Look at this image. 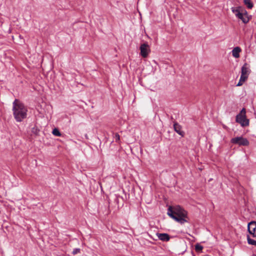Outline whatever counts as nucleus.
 <instances>
[{
    "label": "nucleus",
    "mask_w": 256,
    "mask_h": 256,
    "mask_svg": "<svg viewBox=\"0 0 256 256\" xmlns=\"http://www.w3.org/2000/svg\"><path fill=\"white\" fill-rule=\"evenodd\" d=\"M167 214L181 224L188 222L190 220L188 212L180 206H170Z\"/></svg>",
    "instance_id": "1"
},
{
    "label": "nucleus",
    "mask_w": 256,
    "mask_h": 256,
    "mask_svg": "<svg viewBox=\"0 0 256 256\" xmlns=\"http://www.w3.org/2000/svg\"><path fill=\"white\" fill-rule=\"evenodd\" d=\"M12 111L14 118L16 122H21L26 118L27 108L18 99L12 103Z\"/></svg>",
    "instance_id": "2"
},
{
    "label": "nucleus",
    "mask_w": 256,
    "mask_h": 256,
    "mask_svg": "<svg viewBox=\"0 0 256 256\" xmlns=\"http://www.w3.org/2000/svg\"><path fill=\"white\" fill-rule=\"evenodd\" d=\"M231 10L236 16L244 24L248 23L252 18V16L248 14L247 11L242 6L232 7Z\"/></svg>",
    "instance_id": "3"
},
{
    "label": "nucleus",
    "mask_w": 256,
    "mask_h": 256,
    "mask_svg": "<svg viewBox=\"0 0 256 256\" xmlns=\"http://www.w3.org/2000/svg\"><path fill=\"white\" fill-rule=\"evenodd\" d=\"M236 121L240 124L242 127L247 126L249 125V120L246 117V110L243 108L240 112L236 116Z\"/></svg>",
    "instance_id": "4"
},
{
    "label": "nucleus",
    "mask_w": 256,
    "mask_h": 256,
    "mask_svg": "<svg viewBox=\"0 0 256 256\" xmlns=\"http://www.w3.org/2000/svg\"><path fill=\"white\" fill-rule=\"evenodd\" d=\"M230 142L233 144H237L240 146H248L249 144V142L248 139L242 136L234 138L231 139Z\"/></svg>",
    "instance_id": "5"
},
{
    "label": "nucleus",
    "mask_w": 256,
    "mask_h": 256,
    "mask_svg": "<svg viewBox=\"0 0 256 256\" xmlns=\"http://www.w3.org/2000/svg\"><path fill=\"white\" fill-rule=\"evenodd\" d=\"M140 55L144 58H146L150 50L148 42L141 44L140 46Z\"/></svg>",
    "instance_id": "6"
},
{
    "label": "nucleus",
    "mask_w": 256,
    "mask_h": 256,
    "mask_svg": "<svg viewBox=\"0 0 256 256\" xmlns=\"http://www.w3.org/2000/svg\"><path fill=\"white\" fill-rule=\"evenodd\" d=\"M248 231L252 237L256 238V222L252 221L248 224Z\"/></svg>",
    "instance_id": "7"
},
{
    "label": "nucleus",
    "mask_w": 256,
    "mask_h": 256,
    "mask_svg": "<svg viewBox=\"0 0 256 256\" xmlns=\"http://www.w3.org/2000/svg\"><path fill=\"white\" fill-rule=\"evenodd\" d=\"M174 131L182 136H184V132L183 130H182V126L180 124H179L178 122H174Z\"/></svg>",
    "instance_id": "8"
},
{
    "label": "nucleus",
    "mask_w": 256,
    "mask_h": 256,
    "mask_svg": "<svg viewBox=\"0 0 256 256\" xmlns=\"http://www.w3.org/2000/svg\"><path fill=\"white\" fill-rule=\"evenodd\" d=\"M242 74L241 76H248L250 73L249 66L248 64L245 63L242 67L241 69Z\"/></svg>",
    "instance_id": "9"
},
{
    "label": "nucleus",
    "mask_w": 256,
    "mask_h": 256,
    "mask_svg": "<svg viewBox=\"0 0 256 256\" xmlns=\"http://www.w3.org/2000/svg\"><path fill=\"white\" fill-rule=\"evenodd\" d=\"M156 234L159 240L163 242H168L170 239V236L168 234L157 233Z\"/></svg>",
    "instance_id": "10"
},
{
    "label": "nucleus",
    "mask_w": 256,
    "mask_h": 256,
    "mask_svg": "<svg viewBox=\"0 0 256 256\" xmlns=\"http://www.w3.org/2000/svg\"><path fill=\"white\" fill-rule=\"evenodd\" d=\"M242 51V50L238 46H236L232 50V56L235 58H240V52Z\"/></svg>",
    "instance_id": "11"
},
{
    "label": "nucleus",
    "mask_w": 256,
    "mask_h": 256,
    "mask_svg": "<svg viewBox=\"0 0 256 256\" xmlns=\"http://www.w3.org/2000/svg\"><path fill=\"white\" fill-rule=\"evenodd\" d=\"M244 4L249 9H252L254 6V4L252 2L251 0H244Z\"/></svg>",
    "instance_id": "12"
},
{
    "label": "nucleus",
    "mask_w": 256,
    "mask_h": 256,
    "mask_svg": "<svg viewBox=\"0 0 256 256\" xmlns=\"http://www.w3.org/2000/svg\"><path fill=\"white\" fill-rule=\"evenodd\" d=\"M248 243L249 244L256 246V240L253 239H252L249 235H247L246 236Z\"/></svg>",
    "instance_id": "13"
},
{
    "label": "nucleus",
    "mask_w": 256,
    "mask_h": 256,
    "mask_svg": "<svg viewBox=\"0 0 256 256\" xmlns=\"http://www.w3.org/2000/svg\"><path fill=\"white\" fill-rule=\"evenodd\" d=\"M248 76H242L240 75V80L236 86H241L243 83L247 80Z\"/></svg>",
    "instance_id": "14"
},
{
    "label": "nucleus",
    "mask_w": 256,
    "mask_h": 256,
    "mask_svg": "<svg viewBox=\"0 0 256 256\" xmlns=\"http://www.w3.org/2000/svg\"><path fill=\"white\" fill-rule=\"evenodd\" d=\"M52 134L57 136H61V133L60 132V130L57 128H54L52 132Z\"/></svg>",
    "instance_id": "15"
},
{
    "label": "nucleus",
    "mask_w": 256,
    "mask_h": 256,
    "mask_svg": "<svg viewBox=\"0 0 256 256\" xmlns=\"http://www.w3.org/2000/svg\"><path fill=\"white\" fill-rule=\"evenodd\" d=\"M203 249V246H201L200 244H197L195 246V250L197 252H201Z\"/></svg>",
    "instance_id": "16"
},
{
    "label": "nucleus",
    "mask_w": 256,
    "mask_h": 256,
    "mask_svg": "<svg viewBox=\"0 0 256 256\" xmlns=\"http://www.w3.org/2000/svg\"><path fill=\"white\" fill-rule=\"evenodd\" d=\"M39 131L40 130L37 127H34L32 129V132L36 135L38 134Z\"/></svg>",
    "instance_id": "17"
},
{
    "label": "nucleus",
    "mask_w": 256,
    "mask_h": 256,
    "mask_svg": "<svg viewBox=\"0 0 256 256\" xmlns=\"http://www.w3.org/2000/svg\"><path fill=\"white\" fill-rule=\"evenodd\" d=\"M80 248H74L73 250V251L72 252V254H74V255H75L78 253H80Z\"/></svg>",
    "instance_id": "18"
},
{
    "label": "nucleus",
    "mask_w": 256,
    "mask_h": 256,
    "mask_svg": "<svg viewBox=\"0 0 256 256\" xmlns=\"http://www.w3.org/2000/svg\"><path fill=\"white\" fill-rule=\"evenodd\" d=\"M114 138L116 142H118L120 140V136L118 133L115 134Z\"/></svg>",
    "instance_id": "19"
}]
</instances>
